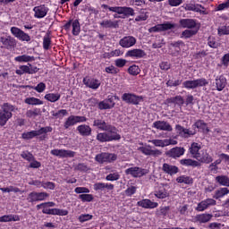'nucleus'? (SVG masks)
Here are the masks:
<instances>
[{"instance_id":"1","label":"nucleus","mask_w":229,"mask_h":229,"mask_svg":"<svg viewBox=\"0 0 229 229\" xmlns=\"http://www.w3.org/2000/svg\"><path fill=\"white\" fill-rule=\"evenodd\" d=\"M214 158H212V156L208 154V152L204 151L202 152V155L197 159H191V158H183L179 161V164L181 165H183L184 167H201V164H210L212 163Z\"/></svg>"},{"instance_id":"2","label":"nucleus","mask_w":229,"mask_h":229,"mask_svg":"<svg viewBox=\"0 0 229 229\" xmlns=\"http://www.w3.org/2000/svg\"><path fill=\"white\" fill-rule=\"evenodd\" d=\"M12 112H15V106L10 103H4L0 108V126H4L12 116Z\"/></svg>"},{"instance_id":"3","label":"nucleus","mask_w":229,"mask_h":229,"mask_svg":"<svg viewBox=\"0 0 229 229\" xmlns=\"http://www.w3.org/2000/svg\"><path fill=\"white\" fill-rule=\"evenodd\" d=\"M207 85H208V81L205 78L185 81L182 82V87L189 90H194V89H198L199 87H207Z\"/></svg>"},{"instance_id":"4","label":"nucleus","mask_w":229,"mask_h":229,"mask_svg":"<svg viewBox=\"0 0 229 229\" xmlns=\"http://www.w3.org/2000/svg\"><path fill=\"white\" fill-rule=\"evenodd\" d=\"M148 173L149 170L139 166L130 167L125 170V174L132 176V178H142Z\"/></svg>"},{"instance_id":"5","label":"nucleus","mask_w":229,"mask_h":229,"mask_svg":"<svg viewBox=\"0 0 229 229\" xmlns=\"http://www.w3.org/2000/svg\"><path fill=\"white\" fill-rule=\"evenodd\" d=\"M71 27L72 28V35L74 37H78V35H80L81 31V25H80V20H69V21L64 25V29L66 30V31H69V30H71Z\"/></svg>"},{"instance_id":"6","label":"nucleus","mask_w":229,"mask_h":229,"mask_svg":"<svg viewBox=\"0 0 229 229\" xmlns=\"http://www.w3.org/2000/svg\"><path fill=\"white\" fill-rule=\"evenodd\" d=\"M104 131H106L107 140H109V142L114 140H121V134H119V130H117V127L109 124Z\"/></svg>"},{"instance_id":"7","label":"nucleus","mask_w":229,"mask_h":229,"mask_svg":"<svg viewBox=\"0 0 229 229\" xmlns=\"http://www.w3.org/2000/svg\"><path fill=\"white\" fill-rule=\"evenodd\" d=\"M174 28H176V25L174 23L166 21L165 23L157 24L154 27H151L150 29H148V32L157 33L160 31H168V30H174Z\"/></svg>"},{"instance_id":"8","label":"nucleus","mask_w":229,"mask_h":229,"mask_svg":"<svg viewBox=\"0 0 229 229\" xmlns=\"http://www.w3.org/2000/svg\"><path fill=\"white\" fill-rule=\"evenodd\" d=\"M47 198H49V193H47V192L32 191V192L29 193L27 199H28L29 203H35L37 201H46Z\"/></svg>"},{"instance_id":"9","label":"nucleus","mask_w":229,"mask_h":229,"mask_svg":"<svg viewBox=\"0 0 229 229\" xmlns=\"http://www.w3.org/2000/svg\"><path fill=\"white\" fill-rule=\"evenodd\" d=\"M110 10L114 13H118V15H124V17H133L135 15V10L131 7L115 6V8H111Z\"/></svg>"},{"instance_id":"10","label":"nucleus","mask_w":229,"mask_h":229,"mask_svg":"<svg viewBox=\"0 0 229 229\" xmlns=\"http://www.w3.org/2000/svg\"><path fill=\"white\" fill-rule=\"evenodd\" d=\"M95 160L98 162V164H105V162H108L110 164L117 160V155L110 153H101L96 156Z\"/></svg>"},{"instance_id":"11","label":"nucleus","mask_w":229,"mask_h":229,"mask_svg":"<svg viewBox=\"0 0 229 229\" xmlns=\"http://www.w3.org/2000/svg\"><path fill=\"white\" fill-rule=\"evenodd\" d=\"M142 97L131 93H124L122 96V101L129 105H139L142 101Z\"/></svg>"},{"instance_id":"12","label":"nucleus","mask_w":229,"mask_h":229,"mask_svg":"<svg viewBox=\"0 0 229 229\" xmlns=\"http://www.w3.org/2000/svg\"><path fill=\"white\" fill-rule=\"evenodd\" d=\"M175 131L176 133H178V135H180V137H182L183 139H189V137H192L198 132L196 130L191 131L190 129L184 128L180 124L175 125Z\"/></svg>"},{"instance_id":"13","label":"nucleus","mask_w":229,"mask_h":229,"mask_svg":"<svg viewBox=\"0 0 229 229\" xmlns=\"http://www.w3.org/2000/svg\"><path fill=\"white\" fill-rule=\"evenodd\" d=\"M50 153L54 157H58L59 158H73L74 155H76V152L65 149H53Z\"/></svg>"},{"instance_id":"14","label":"nucleus","mask_w":229,"mask_h":229,"mask_svg":"<svg viewBox=\"0 0 229 229\" xmlns=\"http://www.w3.org/2000/svg\"><path fill=\"white\" fill-rule=\"evenodd\" d=\"M136 44L137 38H135V37L133 36H125L119 40V46L125 49H128L129 47H133V46H135Z\"/></svg>"},{"instance_id":"15","label":"nucleus","mask_w":229,"mask_h":229,"mask_svg":"<svg viewBox=\"0 0 229 229\" xmlns=\"http://www.w3.org/2000/svg\"><path fill=\"white\" fill-rule=\"evenodd\" d=\"M11 33L16 37V38H19V40H22L23 42H30L31 40V38L30 35L22 31L21 29L17 27H12L11 28Z\"/></svg>"},{"instance_id":"16","label":"nucleus","mask_w":229,"mask_h":229,"mask_svg":"<svg viewBox=\"0 0 229 229\" xmlns=\"http://www.w3.org/2000/svg\"><path fill=\"white\" fill-rule=\"evenodd\" d=\"M216 201L214 199H206L198 204L195 210H197V212H205L208 207L216 206Z\"/></svg>"},{"instance_id":"17","label":"nucleus","mask_w":229,"mask_h":229,"mask_svg":"<svg viewBox=\"0 0 229 229\" xmlns=\"http://www.w3.org/2000/svg\"><path fill=\"white\" fill-rule=\"evenodd\" d=\"M138 151H140L143 153V155H146L147 157H160L162 155V152L158 149H151V146L145 145L143 147H140L138 148Z\"/></svg>"},{"instance_id":"18","label":"nucleus","mask_w":229,"mask_h":229,"mask_svg":"<svg viewBox=\"0 0 229 229\" xmlns=\"http://www.w3.org/2000/svg\"><path fill=\"white\" fill-rule=\"evenodd\" d=\"M0 42L5 49H13L17 46V41L12 36H3L0 38Z\"/></svg>"},{"instance_id":"19","label":"nucleus","mask_w":229,"mask_h":229,"mask_svg":"<svg viewBox=\"0 0 229 229\" xmlns=\"http://www.w3.org/2000/svg\"><path fill=\"white\" fill-rule=\"evenodd\" d=\"M166 157L169 158H180L185 155V148L182 147H175L165 152Z\"/></svg>"},{"instance_id":"20","label":"nucleus","mask_w":229,"mask_h":229,"mask_svg":"<svg viewBox=\"0 0 229 229\" xmlns=\"http://www.w3.org/2000/svg\"><path fill=\"white\" fill-rule=\"evenodd\" d=\"M153 128L160 130L161 131H173V126L165 121H157L153 123Z\"/></svg>"},{"instance_id":"21","label":"nucleus","mask_w":229,"mask_h":229,"mask_svg":"<svg viewBox=\"0 0 229 229\" xmlns=\"http://www.w3.org/2000/svg\"><path fill=\"white\" fill-rule=\"evenodd\" d=\"M179 24L182 28H184L186 30H194V28L198 26V23L194 19H181L179 21Z\"/></svg>"},{"instance_id":"22","label":"nucleus","mask_w":229,"mask_h":229,"mask_svg":"<svg viewBox=\"0 0 229 229\" xmlns=\"http://www.w3.org/2000/svg\"><path fill=\"white\" fill-rule=\"evenodd\" d=\"M33 12L35 13L34 17H36V19H44V17L47 15L49 9L46 7V5H39L34 7Z\"/></svg>"},{"instance_id":"23","label":"nucleus","mask_w":229,"mask_h":229,"mask_svg":"<svg viewBox=\"0 0 229 229\" xmlns=\"http://www.w3.org/2000/svg\"><path fill=\"white\" fill-rule=\"evenodd\" d=\"M125 56L130 58H144V56H146V52L142 49L135 48L128 50Z\"/></svg>"},{"instance_id":"24","label":"nucleus","mask_w":229,"mask_h":229,"mask_svg":"<svg viewBox=\"0 0 229 229\" xmlns=\"http://www.w3.org/2000/svg\"><path fill=\"white\" fill-rule=\"evenodd\" d=\"M162 171H164V173H165L166 174H170V176H173L180 172V168H178V166L176 165L165 163L163 164Z\"/></svg>"},{"instance_id":"25","label":"nucleus","mask_w":229,"mask_h":229,"mask_svg":"<svg viewBox=\"0 0 229 229\" xmlns=\"http://www.w3.org/2000/svg\"><path fill=\"white\" fill-rule=\"evenodd\" d=\"M138 207L142 208H157L158 202H153L151 199H144L137 202Z\"/></svg>"},{"instance_id":"26","label":"nucleus","mask_w":229,"mask_h":229,"mask_svg":"<svg viewBox=\"0 0 229 229\" xmlns=\"http://www.w3.org/2000/svg\"><path fill=\"white\" fill-rule=\"evenodd\" d=\"M199 149H201V145H199L197 142L191 143L189 148V153L191 155L192 158H195V160L199 158Z\"/></svg>"},{"instance_id":"27","label":"nucleus","mask_w":229,"mask_h":229,"mask_svg":"<svg viewBox=\"0 0 229 229\" xmlns=\"http://www.w3.org/2000/svg\"><path fill=\"white\" fill-rule=\"evenodd\" d=\"M100 26L102 28H105L106 30L107 29L117 30V28H119V21L103 20L100 22Z\"/></svg>"},{"instance_id":"28","label":"nucleus","mask_w":229,"mask_h":229,"mask_svg":"<svg viewBox=\"0 0 229 229\" xmlns=\"http://www.w3.org/2000/svg\"><path fill=\"white\" fill-rule=\"evenodd\" d=\"M77 131L82 137H90L92 135V128L87 124H81L77 127Z\"/></svg>"},{"instance_id":"29","label":"nucleus","mask_w":229,"mask_h":229,"mask_svg":"<svg viewBox=\"0 0 229 229\" xmlns=\"http://www.w3.org/2000/svg\"><path fill=\"white\" fill-rule=\"evenodd\" d=\"M212 217H214V215L212 214H200L194 216V222L205 224L208 223V221H210Z\"/></svg>"},{"instance_id":"30","label":"nucleus","mask_w":229,"mask_h":229,"mask_svg":"<svg viewBox=\"0 0 229 229\" xmlns=\"http://www.w3.org/2000/svg\"><path fill=\"white\" fill-rule=\"evenodd\" d=\"M83 83L86 85V87H89V89H93L96 90L97 89H99V86L101 85V82H99L98 80L96 79H83Z\"/></svg>"},{"instance_id":"31","label":"nucleus","mask_w":229,"mask_h":229,"mask_svg":"<svg viewBox=\"0 0 229 229\" xmlns=\"http://www.w3.org/2000/svg\"><path fill=\"white\" fill-rule=\"evenodd\" d=\"M109 125L110 123H106V122H105L103 119H95L93 121V126L98 128V130H101L102 131H105Z\"/></svg>"},{"instance_id":"32","label":"nucleus","mask_w":229,"mask_h":229,"mask_svg":"<svg viewBox=\"0 0 229 229\" xmlns=\"http://www.w3.org/2000/svg\"><path fill=\"white\" fill-rule=\"evenodd\" d=\"M154 196L158 198V199H165V198H169V192L164 187H159L157 190L154 191Z\"/></svg>"},{"instance_id":"33","label":"nucleus","mask_w":229,"mask_h":229,"mask_svg":"<svg viewBox=\"0 0 229 229\" xmlns=\"http://www.w3.org/2000/svg\"><path fill=\"white\" fill-rule=\"evenodd\" d=\"M215 83H216V90H218V92H221V90H223L225 87H226V78L221 75L216 79Z\"/></svg>"},{"instance_id":"34","label":"nucleus","mask_w":229,"mask_h":229,"mask_svg":"<svg viewBox=\"0 0 229 229\" xmlns=\"http://www.w3.org/2000/svg\"><path fill=\"white\" fill-rule=\"evenodd\" d=\"M149 142H151V144H154V146H156L157 148H165V146L173 144V142H171V140H149Z\"/></svg>"},{"instance_id":"35","label":"nucleus","mask_w":229,"mask_h":229,"mask_svg":"<svg viewBox=\"0 0 229 229\" xmlns=\"http://www.w3.org/2000/svg\"><path fill=\"white\" fill-rule=\"evenodd\" d=\"M166 103H168V104L174 103V105H177L178 106H182L185 103V100L183 99V97H182V96H175V97L167 98Z\"/></svg>"},{"instance_id":"36","label":"nucleus","mask_w":229,"mask_h":229,"mask_svg":"<svg viewBox=\"0 0 229 229\" xmlns=\"http://www.w3.org/2000/svg\"><path fill=\"white\" fill-rule=\"evenodd\" d=\"M94 189L96 191H105V189H107V191H114V184L97 182L94 184Z\"/></svg>"},{"instance_id":"37","label":"nucleus","mask_w":229,"mask_h":229,"mask_svg":"<svg viewBox=\"0 0 229 229\" xmlns=\"http://www.w3.org/2000/svg\"><path fill=\"white\" fill-rule=\"evenodd\" d=\"M149 13L146 9H140L139 15L135 18L136 22H142V21H148Z\"/></svg>"},{"instance_id":"38","label":"nucleus","mask_w":229,"mask_h":229,"mask_svg":"<svg viewBox=\"0 0 229 229\" xmlns=\"http://www.w3.org/2000/svg\"><path fill=\"white\" fill-rule=\"evenodd\" d=\"M194 35H198V29L192 30V29H189V30H185L182 32L181 34V38H192V37H194Z\"/></svg>"},{"instance_id":"39","label":"nucleus","mask_w":229,"mask_h":229,"mask_svg":"<svg viewBox=\"0 0 229 229\" xmlns=\"http://www.w3.org/2000/svg\"><path fill=\"white\" fill-rule=\"evenodd\" d=\"M216 183L224 187H229V177L226 175H218L216 177Z\"/></svg>"},{"instance_id":"40","label":"nucleus","mask_w":229,"mask_h":229,"mask_svg":"<svg viewBox=\"0 0 229 229\" xmlns=\"http://www.w3.org/2000/svg\"><path fill=\"white\" fill-rule=\"evenodd\" d=\"M226 194H229L228 188H220V189L216 191L215 195L213 196V198L215 199H219L220 198H223V197L226 196Z\"/></svg>"},{"instance_id":"41","label":"nucleus","mask_w":229,"mask_h":229,"mask_svg":"<svg viewBox=\"0 0 229 229\" xmlns=\"http://www.w3.org/2000/svg\"><path fill=\"white\" fill-rule=\"evenodd\" d=\"M176 182L177 183H185L186 185H191V183H193V180L191 176L181 175L176 178Z\"/></svg>"},{"instance_id":"42","label":"nucleus","mask_w":229,"mask_h":229,"mask_svg":"<svg viewBox=\"0 0 229 229\" xmlns=\"http://www.w3.org/2000/svg\"><path fill=\"white\" fill-rule=\"evenodd\" d=\"M61 98L60 93H48L45 95V99L50 103H56Z\"/></svg>"},{"instance_id":"43","label":"nucleus","mask_w":229,"mask_h":229,"mask_svg":"<svg viewBox=\"0 0 229 229\" xmlns=\"http://www.w3.org/2000/svg\"><path fill=\"white\" fill-rule=\"evenodd\" d=\"M24 103H26V105H32V106L44 105V102L42 100L35 97L25 98Z\"/></svg>"},{"instance_id":"44","label":"nucleus","mask_w":229,"mask_h":229,"mask_svg":"<svg viewBox=\"0 0 229 229\" xmlns=\"http://www.w3.org/2000/svg\"><path fill=\"white\" fill-rule=\"evenodd\" d=\"M171 47H174L175 53L179 55V53L182 51V47H185V43L182 40L174 41L170 43Z\"/></svg>"},{"instance_id":"45","label":"nucleus","mask_w":229,"mask_h":229,"mask_svg":"<svg viewBox=\"0 0 229 229\" xmlns=\"http://www.w3.org/2000/svg\"><path fill=\"white\" fill-rule=\"evenodd\" d=\"M74 124H77L76 115H70L64 122V126L65 130H69V128H71V126H74Z\"/></svg>"},{"instance_id":"46","label":"nucleus","mask_w":229,"mask_h":229,"mask_svg":"<svg viewBox=\"0 0 229 229\" xmlns=\"http://www.w3.org/2000/svg\"><path fill=\"white\" fill-rule=\"evenodd\" d=\"M51 131H53V127L51 126L42 127L38 131H34V137L44 135V133H51Z\"/></svg>"},{"instance_id":"47","label":"nucleus","mask_w":229,"mask_h":229,"mask_svg":"<svg viewBox=\"0 0 229 229\" xmlns=\"http://www.w3.org/2000/svg\"><path fill=\"white\" fill-rule=\"evenodd\" d=\"M192 128H198V130H202L203 131H210L208 127H207V123L203 120H198L193 125Z\"/></svg>"},{"instance_id":"48","label":"nucleus","mask_w":229,"mask_h":229,"mask_svg":"<svg viewBox=\"0 0 229 229\" xmlns=\"http://www.w3.org/2000/svg\"><path fill=\"white\" fill-rule=\"evenodd\" d=\"M15 62H35V56L22 55L14 58Z\"/></svg>"},{"instance_id":"49","label":"nucleus","mask_w":229,"mask_h":229,"mask_svg":"<svg viewBox=\"0 0 229 229\" xmlns=\"http://www.w3.org/2000/svg\"><path fill=\"white\" fill-rule=\"evenodd\" d=\"M38 115H40V108H34L26 112V117L30 119H35V117H38Z\"/></svg>"},{"instance_id":"50","label":"nucleus","mask_w":229,"mask_h":229,"mask_svg":"<svg viewBox=\"0 0 229 229\" xmlns=\"http://www.w3.org/2000/svg\"><path fill=\"white\" fill-rule=\"evenodd\" d=\"M69 211L60 208H50V216H67Z\"/></svg>"},{"instance_id":"51","label":"nucleus","mask_w":229,"mask_h":229,"mask_svg":"<svg viewBox=\"0 0 229 229\" xmlns=\"http://www.w3.org/2000/svg\"><path fill=\"white\" fill-rule=\"evenodd\" d=\"M169 210H171V208L169 206L161 207L158 209H157L156 214L157 216H163V217H165V216L169 214Z\"/></svg>"},{"instance_id":"52","label":"nucleus","mask_w":229,"mask_h":229,"mask_svg":"<svg viewBox=\"0 0 229 229\" xmlns=\"http://www.w3.org/2000/svg\"><path fill=\"white\" fill-rule=\"evenodd\" d=\"M16 74L22 76V74H30V65H21L18 70H16Z\"/></svg>"},{"instance_id":"53","label":"nucleus","mask_w":229,"mask_h":229,"mask_svg":"<svg viewBox=\"0 0 229 229\" xmlns=\"http://www.w3.org/2000/svg\"><path fill=\"white\" fill-rule=\"evenodd\" d=\"M128 72L131 76H137L138 74H140V68H139V66L133 64L128 68Z\"/></svg>"},{"instance_id":"54","label":"nucleus","mask_w":229,"mask_h":229,"mask_svg":"<svg viewBox=\"0 0 229 229\" xmlns=\"http://www.w3.org/2000/svg\"><path fill=\"white\" fill-rule=\"evenodd\" d=\"M79 199H81L83 203L88 202L90 203V201L94 200V195L92 194H81L79 195Z\"/></svg>"},{"instance_id":"55","label":"nucleus","mask_w":229,"mask_h":229,"mask_svg":"<svg viewBox=\"0 0 229 229\" xmlns=\"http://www.w3.org/2000/svg\"><path fill=\"white\" fill-rule=\"evenodd\" d=\"M119 178H121V175L119 174V173H114V174H109L108 175H106V180L107 182H117V180H119Z\"/></svg>"},{"instance_id":"56","label":"nucleus","mask_w":229,"mask_h":229,"mask_svg":"<svg viewBox=\"0 0 229 229\" xmlns=\"http://www.w3.org/2000/svg\"><path fill=\"white\" fill-rule=\"evenodd\" d=\"M97 140H98V142H109L106 131L97 134Z\"/></svg>"},{"instance_id":"57","label":"nucleus","mask_w":229,"mask_h":229,"mask_svg":"<svg viewBox=\"0 0 229 229\" xmlns=\"http://www.w3.org/2000/svg\"><path fill=\"white\" fill-rule=\"evenodd\" d=\"M49 46H51V38L48 36V34H47L43 38V48L47 51V49H49Z\"/></svg>"},{"instance_id":"58","label":"nucleus","mask_w":229,"mask_h":229,"mask_svg":"<svg viewBox=\"0 0 229 229\" xmlns=\"http://www.w3.org/2000/svg\"><path fill=\"white\" fill-rule=\"evenodd\" d=\"M21 139H24L25 140H31V139H35V132H34V131L23 132L21 134Z\"/></svg>"},{"instance_id":"59","label":"nucleus","mask_w":229,"mask_h":229,"mask_svg":"<svg viewBox=\"0 0 229 229\" xmlns=\"http://www.w3.org/2000/svg\"><path fill=\"white\" fill-rule=\"evenodd\" d=\"M67 114H69L67 112V109H60L56 113H55V111L52 112L53 117H57V118L64 117V116L67 115Z\"/></svg>"},{"instance_id":"60","label":"nucleus","mask_w":229,"mask_h":229,"mask_svg":"<svg viewBox=\"0 0 229 229\" xmlns=\"http://www.w3.org/2000/svg\"><path fill=\"white\" fill-rule=\"evenodd\" d=\"M208 46L213 49H217V47H219V43L216 41V38L209 37L208 39Z\"/></svg>"},{"instance_id":"61","label":"nucleus","mask_w":229,"mask_h":229,"mask_svg":"<svg viewBox=\"0 0 229 229\" xmlns=\"http://www.w3.org/2000/svg\"><path fill=\"white\" fill-rule=\"evenodd\" d=\"M98 106L99 110H110L111 109V106L108 105L106 100L100 101L98 104Z\"/></svg>"},{"instance_id":"62","label":"nucleus","mask_w":229,"mask_h":229,"mask_svg":"<svg viewBox=\"0 0 229 229\" xmlns=\"http://www.w3.org/2000/svg\"><path fill=\"white\" fill-rule=\"evenodd\" d=\"M78 219L80 223H85V221H90V219H92V215L90 214L81 215Z\"/></svg>"},{"instance_id":"63","label":"nucleus","mask_w":229,"mask_h":229,"mask_svg":"<svg viewBox=\"0 0 229 229\" xmlns=\"http://www.w3.org/2000/svg\"><path fill=\"white\" fill-rule=\"evenodd\" d=\"M135 192H137V187H135V186H130L129 188H127L125 190V194L129 197L133 196V194H135Z\"/></svg>"},{"instance_id":"64","label":"nucleus","mask_w":229,"mask_h":229,"mask_svg":"<svg viewBox=\"0 0 229 229\" xmlns=\"http://www.w3.org/2000/svg\"><path fill=\"white\" fill-rule=\"evenodd\" d=\"M218 35H229V26H223L222 28L218 29Z\"/></svg>"}]
</instances>
